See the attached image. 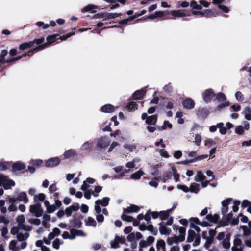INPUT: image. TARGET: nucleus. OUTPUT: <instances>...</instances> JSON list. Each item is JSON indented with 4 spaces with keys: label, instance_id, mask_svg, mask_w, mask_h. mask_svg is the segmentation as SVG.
<instances>
[{
    "label": "nucleus",
    "instance_id": "1",
    "mask_svg": "<svg viewBox=\"0 0 251 251\" xmlns=\"http://www.w3.org/2000/svg\"><path fill=\"white\" fill-rule=\"evenodd\" d=\"M216 99L219 102L221 103L216 107V111H219L222 109L230 105V102L226 101V95L223 93H218L216 95Z\"/></svg>",
    "mask_w": 251,
    "mask_h": 251
},
{
    "label": "nucleus",
    "instance_id": "2",
    "mask_svg": "<svg viewBox=\"0 0 251 251\" xmlns=\"http://www.w3.org/2000/svg\"><path fill=\"white\" fill-rule=\"evenodd\" d=\"M187 241L189 243L194 242L193 246H197L200 243V235L199 234H196L193 230H189L188 233Z\"/></svg>",
    "mask_w": 251,
    "mask_h": 251
},
{
    "label": "nucleus",
    "instance_id": "3",
    "mask_svg": "<svg viewBox=\"0 0 251 251\" xmlns=\"http://www.w3.org/2000/svg\"><path fill=\"white\" fill-rule=\"evenodd\" d=\"M0 184L2 185L5 189H9L15 183L14 181L9 179L6 176L0 175Z\"/></svg>",
    "mask_w": 251,
    "mask_h": 251
},
{
    "label": "nucleus",
    "instance_id": "4",
    "mask_svg": "<svg viewBox=\"0 0 251 251\" xmlns=\"http://www.w3.org/2000/svg\"><path fill=\"white\" fill-rule=\"evenodd\" d=\"M29 211L37 217H41L43 214V210L40 204L31 205Z\"/></svg>",
    "mask_w": 251,
    "mask_h": 251
},
{
    "label": "nucleus",
    "instance_id": "5",
    "mask_svg": "<svg viewBox=\"0 0 251 251\" xmlns=\"http://www.w3.org/2000/svg\"><path fill=\"white\" fill-rule=\"evenodd\" d=\"M25 220V217L23 215H21L18 216L17 218V222H18V228L21 230L28 231L30 229V228L29 226L24 224Z\"/></svg>",
    "mask_w": 251,
    "mask_h": 251
},
{
    "label": "nucleus",
    "instance_id": "6",
    "mask_svg": "<svg viewBox=\"0 0 251 251\" xmlns=\"http://www.w3.org/2000/svg\"><path fill=\"white\" fill-rule=\"evenodd\" d=\"M174 18H183L190 14L187 13L185 10L179 9L177 10H172L169 13Z\"/></svg>",
    "mask_w": 251,
    "mask_h": 251
},
{
    "label": "nucleus",
    "instance_id": "7",
    "mask_svg": "<svg viewBox=\"0 0 251 251\" xmlns=\"http://www.w3.org/2000/svg\"><path fill=\"white\" fill-rule=\"evenodd\" d=\"M202 95L204 101L206 103H209L211 101L215 94L212 89H209L205 90Z\"/></svg>",
    "mask_w": 251,
    "mask_h": 251
},
{
    "label": "nucleus",
    "instance_id": "8",
    "mask_svg": "<svg viewBox=\"0 0 251 251\" xmlns=\"http://www.w3.org/2000/svg\"><path fill=\"white\" fill-rule=\"evenodd\" d=\"M56 37V36L55 35H51L50 36H49L47 38V40L48 41V43L43 44L42 45H40L37 48H35L34 49V50L36 51H38L39 50H41L43 49H44L45 48L47 47V46L49 44H50L51 43L54 42L55 38Z\"/></svg>",
    "mask_w": 251,
    "mask_h": 251
},
{
    "label": "nucleus",
    "instance_id": "9",
    "mask_svg": "<svg viewBox=\"0 0 251 251\" xmlns=\"http://www.w3.org/2000/svg\"><path fill=\"white\" fill-rule=\"evenodd\" d=\"M60 162V160L58 157L51 158L45 162V166L47 167L51 168L57 166Z\"/></svg>",
    "mask_w": 251,
    "mask_h": 251
},
{
    "label": "nucleus",
    "instance_id": "10",
    "mask_svg": "<svg viewBox=\"0 0 251 251\" xmlns=\"http://www.w3.org/2000/svg\"><path fill=\"white\" fill-rule=\"evenodd\" d=\"M109 142L106 137H103L98 139L97 142L98 146L100 148H105L108 146Z\"/></svg>",
    "mask_w": 251,
    "mask_h": 251
},
{
    "label": "nucleus",
    "instance_id": "11",
    "mask_svg": "<svg viewBox=\"0 0 251 251\" xmlns=\"http://www.w3.org/2000/svg\"><path fill=\"white\" fill-rule=\"evenodd\" d=\"M241 228L243 230L245 237L251 235V222H249L248 226H241Z\"/></svg>",
    "mask_w": 251,
    "mask_h": 251
},
{
    "label": "nucleus",
    "instance_id": "12",
    "mask_svg": "<svg viewBox=\"0 0 251 251\" xmlns=\"http://www.w3.org/2000/svg\"><path fill=\"white\" fill-rule=\"evenodd\" d=\"M183 105L185 108L191 109L194 108L195 106V102L193 100L191 99H187L183 101Z\"/></svg>",
    "mask_w": 251,
    "mask_h": 251
},
{
    "label": "nucleus",
    "instance_id": "13",
    "mask_svg": "<svg viewBox=\"0 0 251 251\" xmlns=\"http://www.w3.org/2000/svg\"><path fill=\"white\" fill-rule=\"evenodd\" d=\"M17 199L18 201H23L25 203H26L28 201V199L26 193L22 192L18 194Z\"/></svg>",
    "mask_w": 251,
    "mask_h": 251
},
{
    "label": "nucleus",
    "instance_id": "14",
    "mask_svg": "<svg viewBox=\"0 0 251 251\" xmlns=\"http://www.w3.org/2000/svg\"><path fill=\"white\" fill-rule=\"evenodd\" d=\"M85 225L88 226L95 227L96 226L97 223L95 220L91 217H89L85 220Z\"/></svg>",
    "mask_w": 251,
    "mask_h": 251
},
{
    "label": "nucleus",
    "instance_id": "15",
    "mask_svg": "<svg viewBox=\"0 0 251 251\" xmlns=\"http://www.w3.org/2000/svg\"><path fill=\"white\" fill-rule=\"evenodd\" d=\"M61 233L60 230L58 228H54L52 231L48 235L49 240H53L55 236L59 235Z\"/></svg>",
    "mask_w": 251,
    "mask_h": 251
},
{
    "label": "nucleus",
    "instance_id": "16",
    "mask_svg": "<svg viewBox=\"0 0 251 251\" xmlns=\"http://www.w3.org/2000/svg\"><path fill=\"white\" fill-rule=\"evenodd\" d=\"M157 116L153 115L149 116V118L146 119V123L148 125H155L157 122Z\"/></svg>",
    "mask_w": 251,
    "mask_h": 251
},
{
    "label": "nucleus",
    "instance_id": "17",
    "mask_svg": "<svg viewBox=\"0 0 251 251\" xmlns=\"http://www.w3.org/2000/svg\"><path fill=\"white\" fill-rule=\"evenodd\" d=\"M115 110V107L111 104H106L101 108L102 112L104 113H111Z\"/></svg>",
    "mask_w": 251,
    "mask_h": 251
},
{
    "label": "nucleus",
    "instance_id": "18",
    "mask_svg": "<svg viewBox=\"0 0 251 251\" xmlns=\"http://www.w3.org/2000/svg\"><path fill=\"white\" fill-rule=\"evenodd\" d=\"M183 241L180 240L179 236H174L172 237L168 238L167 240V242L169 245H172L174 243L177 244L179 242Z\"/></svg>",
    "mask_w": 251,
    "mask_h": 251
},
{
    "label": "nucleus",
    "instance_id": "19",
    "mask_svg": "<svg viewBox=\"0 0 251 251\" xmlns=\"http://www.w3.org/2000/svg\"><path fill=\"white\" fill-rule=\"evenodd\" d=\"M159 231L161 234H169L171 232V230L167 228L164 224L161 223L160 224Z\"/></svg>",
    "mask_w": 251,
    "mask_h": 251
},
{
    "label": "nucleus",
    "instance_id": "20",
    "mask_svg": "<svg viewBox=\"0 0 251 251\" xmlns=\"http://www.w3.org/2000/svg\"><path fill=\"white\" fill-rule=\"evenodd\" d=\"M145 94L144 90H138L134 92L133 94V98L135 100H140L143 98Z\"/></svg>",
    "mask_w": 251,
    "mask_h": 251
},
{
    "label": "nucleus",
    "instance_id": "21",
    "mask_svg": "<svg viewBox=\"0 0 251 251\" xmlns=\"http://www.w3.org/2000/svg\"><path fill=\"white\" fill-rule=\"evenodd\" d=\"M71 233L74 236V239L76 236H86V234L81 230L71 229Z\"/></svg>",
    "mask_w": 251,
    "mask_h": 251
},
{
    "label": "nucleus",
    "instance_id": "22",
    "mask_svg": "<svg viewBox=\"0 0 251 251\" xmlns=\"http://www.w3.org/2000/svg\"><path fill=\"white\" fill-rule=\"evenodd\" d=\"M140 210L138 206L134 205H131L128 207L126 209H124V213H132V212H138Z\"/></svg>",
    "mask_w": 251,
    "mask_h": 251
},
{
    "label": "nucleus",
    "instance_id": "23",
    "mask_svg": "<svg viewBox=\"0 0 251 251\" xmlns=\"http://www.w3.org/2000/svg\"><path fill=\"white\" fill-rule=\"evenodd\" d=\"M171 176V172H166L164 174L162 178L160 177H155L154 178L155 180H161L163 182H165Z\"/></svg>",
    "mask_w": 251,
    "mask_h": 251
},
{
    "label": "nucleus",
    "instance_id": "24",
    "mask_svg": "<svg viewBox=\"0 0 251 251\" xmlns=\"http://www.w3.org/2000/svg\"><path fill=\"white\" fill-rule=\"evenodd\" d=\"M156 248L157 251H165V242L163 240L157 241L156 243Z\"/></svg>",
    "mask_w": 251,
    "mask_h": 251
},
{
    "label": "nucleus",
    "instance_id": "25",
    "mask_svg": "<svg viewBox=\"0 0 251 251\" xmlns=\"http://www.w3.org/2000/svg\"><path fill=\"white\" fill-rule=\"evenodd\" d=\"M144 174V173L141 170H140L132 174L130 176V178L132 179H139L141 178V177Z\"/></svg>",
    "mask_w": 251,
    "mask_h": 251
},
{
    "label": "nucleus",
    "instance_id": "26",
    "mask_svg": "<svg viewBox=\"0 0 251 251\" xmlns=\"http://www.w3.org/2000/svg\"><path fill=\"white\" fill-rule=\"evenodd\" d=\"M109 200V198L104 197L102 199H98L96 201H100L98 204H99L100 205L105 207L108 205Z\"/></svg>",
    "mask_w": 251,
    "mask_h": 251
},
{
    "label": "nucleus",
    "instance_id": "27",
    "mask_svg": "<svg viewBox=\"0 0 251 251\" xmlns=\"http://www.w3.org/2000/svg\"><path fill=\"white\" fill-rule=\"evenodd\" d=\"M93 143L92 142L87 141L85 142L81 147V151H86L90 150L93 147Z\"/></svg>",
    "mask_w": 251,
    "mask_h": 251
},
{
    "label": "nucleus",
    "instance_id": "28",
    "mask_svg": "<svg viewBox=\"0 0 251 251\" xmlns=\"http://www.w3.org/2000/svg\"><path fill=\"white\" fill-rule=\"evenodd\" d=\"M205 179V176L203 174L201 171H198L196 176L195 177V180L196 181H204Z\"/></svg>",
    "mask_w": 251,
    "mask_h": 251
},
{
    "label": "nucleus",
    "instance_id": "29",
    "mask_svg": "<svg viewBox=\"0 0 251 251\" xmlns=\"http://www.w3.org/2000/svg\"><path fill=\"white\" fill-rule=\"evenodd\" d=\"M17 241L16 240H12L9 245V249L12 251H19L20 248L16 246Z\"/></svg>",
    "mask_w": 251,
    "mask_h": 251
},
{
    "label": "nucleus",
    "instance_id": "30",
    "mask_svg": "<svg viewBox=\"0 0 251 251\" xmlns=\"http://www.w3.org/2000/svg\"><path fill=\"white\" fill-rule=\"evenodd\" d=\"M76 153V152L74 150H69L65 151L64 153V156L66 158H69L70 157L74 156Z\"/></svg>",
    "mask_w": 251,
    "mask_h": 251
},
{
    "label": "nucleus",
    "instance_id": "31",
    "mask_svg": "<svg viewBox=\"0 0 251 251\" xmlns=\"http://www.w3.org/2000/svg\"><path fill=\"white\" fill-rule=\"evenodd\" d=\"M29 237V234L27 232L23 233L22 232L18 233L17 237L19 241H23V240L27 239Z\"/></svg>",
    "mask_w": 251,
    "mask_h": 251
},
{
    "label": "nucleus",
    "instance_id": "32",
    "mask_svg": "<svg viewBox=\"0 0 251 251\" xmlns=\"http://www.w3.org/2000/svg\"><path fill=\"white\" fill-rule=\"evenodd\" d=\"M205 219L210 222L216 223L219 220V216L217 215H212L211 214L207 215L205 217Z\"/></svg>",
    "mask_w": 251,
    "mask_h": 251
},
{
    "label": "nucleus",
    "instance_id": "33",
    "mask_svg": "<svg viewBox=\"0 0 251 251\" xmlns=\"http://www.w3.org/2000/svg\"><path fill=\"white\" fill-rule=\"evenodd\" d=\"M13 169L15 170H22L25 168V165L21 162H16L12 166Z\"/></svg>",
    "mask_w": 251,
    "mask_h": 251
},
{
    "label": "nucleus",
    "instance_id": "34",
    "mask_svg": "<svg viewBox=\"0 0 251 251\" xmlns=\"http://www.w3.org/2000/svg\"><path fill=\"white\" fill-rule=\"evenodd\" d=\"M245 118L248 120H251V108L249 107H247L244 110Z\"/></svg>",
    "mask_w": 251,
    "mask_h": 251
},
{
    "label": "nucleus",
    "instance_id": "35",
    "mask_svg": "<svg viewBox=\"0 0 251 251\" xmlns=\"http://www.w3.org/2000/svg\"><path fill=\"white\" fill-rule=\"evenodd\" d=\"M34 44H35V41H32L29 42L28 43H25L21 44L20 46V49L21 50H23L26 48H29L31 47L32 46H33V45Z\"/></svg>",
    "mask_w": 251,
    "mask_h": 251
},
{
    "label": "nucleus",
    "instance_id": "36",
    "mask_svg": "<svg viewBox=\"0 0 251 251\" xmlns=\"http://www.w3.org/2000/svg\"><path fill=\"white\" fill-rule=\"evenodd\" d=\"M189 188L190 192L197 193L199 190V185L198 184L193 183L191 184L190 188Z\"/></svg>",
    "mask_w": 251,
    "mask_h": 251
},
{
    "label": "nucleus",
    "instance_id": "37",
    "mask_svg": "<svg viewBox=\"0 0 251 251\" xmlns=\"http://www.w3.org/2000/svg\"><path fill=\"white\" fill-rule=\"evenodd\" d=\"M236 100L239 102H242L244 100V96L240 91H237L235 94Z\"/></svg>",
    "mask_w": 251,
    "mask_h": 251
},
{
    "label": "nucleus",
    "instance_id": "38",
    "mask_svg": "<svg viewBox=\"0 0 251 251\" xmlns=\"http://www.w3.org/2000/svg\"><path fill=\"white\" fill-rule=\"evenodd\" d=\"M95 9L96 7L94 5H89L84 7L82 10V11L83 12L86 11H90L91 13H94L96 12Z\"/></svg>",
    "mask_w": 251,
    "mask_h": 251
},
{
    "label": "nucleus",
    "instance_id": "39",
    "mask_svg": "<svg viewBox=\"0 0 251 251\" xmlns=\"http://www.w3.org/2000/svg\"><path fill=\"white\" fill-rule=\"evenodd\" d=\"M45 195L43 193H40L39 194L34 195V200L35 201H43L45 199Z\"/></svg>",
    "mask_w": 251,
    "mask_h": 251
},
{
    "label": "nucleus",
    "instance_id": "40",
    "mask_svg": "<svg viewBox=\"0 0 251 251\" xmlns=\"http://www.w3.org/2000/svg\"><path fill=\"white\" fill-rule=\"evenodd\" d=\"M63 244V241H61L59 238L55 239L52 243V247L58 250L59 249L60 245Z\"/></svg>",
    "mask_w": 251,
    "mask_h": 251
},
{
    "label": "nucleus",
    "instance_id": "41",
    "mask_svg": "<svg viewBox=\"0 0 251 251\" xmlns=\"http://www.w3.org/2000/svg\"><path fill=\"white\" fill-rule=\"evenodd\" d=\"M170 210L162 211L159 212V217L162 219H167L169 217Z\"/></svg>",
    "mask_w": 251,
    "mask_h": 251
},
{
    "label": "nucleus",
    "instance_id": "42",
    "mask_svg": "<svg viewBox=\"0 0 251 251\" xmlns=\"http://www.w3.org/2000/svg\"><path fill=\"white\" fill-rule=\"evenodd\" d=\"M180 240L183 241L185 239L186 229L183 227H180L178 229Z\"/></svg>",
    "mask_w": 251,
    "mask_h": 251
},
{
    "label": "nucleus",
    "instance_id": "43",
    "mask_svg": "<svg viewBox=\"0 0 251 251\" xmlns=\"http://www.w3.org/2000/svg\"><path fill=\"white\" fill-rule=\"evenodd\" d=\"M190 6L193 9H197L198 10H201L202 8V6L201 5V4H198L195 1H192L191 2Z\"/></svg>",
    "mask_w": 251,
    "mask_h": 251
},
{
    "label": "nucleus",
    "instance_id": "44",
    "mask_svg": "<svg viewBox=\"0 0 251 251\" xmlns=\"http://www.w3.org/2000/svg\"><path fill=\"white\" fill-rule=\"evenodd\" d=\"M62 236L63 238L64 239H69L70 240L74 239V236H73V235L71 233L70 234L67 231H64L62 235Z\"/></svg>",
    "mask_w": 251,
    "mask_h": 251
},
{
    "label": "nucleus",
    "instance_id": "45",
    "mask_svg": "<svg viewBox=\"0 0 251 251\" xmlns=\"http://www.w3.org/2000/svg\"><path fill=\"white\" fill-rule=\"evenodd\" d=\"M206 242L204 245V247L205 249H208L210 245L213 243V238L212 237H208L206 239Z\"/></svg>",
    "mask_w": 251,
    "mask_h": 251
},
{
    "label": "nucleus",
    "instance_id": "46",
    "mask_svg": "<svg viewBox=\"0 0 251 251\" xmlns=\"http://www.w3.org/2000/svg\"><path fill=\"white\" fill-rule=\"evenodd\" d=\"M121 219L122 220L126 222H131L134 220L133 217L130 216L126 215L124 213L121 216Z\"/></svg>",
    "mask_w": 251,
    "mask_h": 251
},
{
    "label": "nucleus",
    "instance_id": "47",
    "mask_svg": "<svg viewBox=\"0 0 251 251\" xmlns=\"http://www.w3.org/2000/svg\"><path fill=\"white\" fill-rule=\"evenodd\" d=\"M137 105L135 102L132 101L130 102L127 106V108L129 110H135L137 109Z\"/></svg>",
    "mask_w": 251,
    "mask_h": 251
},
{
    "label": "nucleus",
    "instance_id": "48",
    "mask_svg": "<svg viewBox=\"0 0 251 251\" xmlns=\"http://www.w3.org/2000/svg\"><path fill=\"white\" fill-rule=\"evenodd\" d=\"M198 115L199 117L205 118L208 115V112L205 109H201L199 111Z\"/></svg>",
    "mask_w": 251,
    "mask_h": 251
},
{
    "label": "nucleus",
    "instance_id": "49",
    "mask_svg": "<svg viewBox=\"0 0 251 251\" xmlns=\"http://www.w3.org/2000/svg\"><path fill=\"white\" fill-rule=\"evenodd\" d=\"M102 189V187L100 186H98L95 187L94 188L95 193L93 194V196L95 197H98L99 193L101 191Z\"/></svg>",
    "mask_w": 251,
    "mask_h": 251
},
{
    "label": "nucleus",
    "instance_id": "50",
    "mask_svg": "<svg viewBox=\"0 0 251 251\" xmlns=\"http://www.w3.org/2000/svg\"><path fill=\"white\" fill-rule=\"evenodd\" d=\"M244 242L247 247L251 248V235L245 237Z\"/></svg>",
    "mask_w": 251,
    "mask_h": 251
},
{
    "label": "nucleus",
    "instance_id": "51",
    "mask_svg": "<svg viewBox=\"0 0 251 251\" xmlns=\"http://www.w3.org/2000/svg\"><path fill=\"white\" fill-rule=\"evenodd\" d=\"M172 169L174 179L176 182L178 181L179 180V176L178 174L177 173V171L175 168L172 167Z\"/></svg>",
    "mask_w": 251,
    "mask_h": 251
},
{
    "label": "nucleus",
    "instance_id": "52",
    "mask_svg": "<svg viewBox=\"0 0 251 251\" xmlns=\"http://www.w3.org/2000/svg\"><path fill=\"white\" fill-rule=\"evenodd\" d=\"M235 132L239 135L243 134L244 133L243 126H237L235 129Z\"/></svg>",
    "mask_w": 251,
    "mask_h": 251
},
{
    "label": "nucleus",
    "instance_id": "53",
    "mask_svg": "<svg viewBox=\"0 0 251 251\" xmlns=\"http://www.w3.org/2000/svg\"><path fill=\"white\" fill-rule=\"evenodd\" d=\"M201 136L199 134H196L195 137V141H194L195 143V144L197 146L200 145L201 143Z\"/></svg>",
    "mask_w": 251,
    "mask_h": 251
},
{
    "label": "nucleus",
    "instance_id": "54",
    "mask_svg": "<svg viewBox=\"0 0 251 251\" xmlns=\"http://www.w3.org/2000/svg\"><path fill=\"white\" fill-rule=\"evenodd\" d=\"M99 201H95V210L96 213H97V214H100V212H101V209L100 206V205L99 204H98Z\"/></svg>",
    "mask_w": 251,
    "mask_h": 251
},
{
    "label": "nucleus",
    "instance_id": "55",
    "mask_svg": "<svg viewBox=\"0 0 251 251\" xmlns=\"http://www.w3.org/2000/svg\"><path fill=\"white\" fill-rule=\"evenodd\" d=\"M240 204V201H235L233 202V205L232 206V210L234 212H236L238 210V206Z\"/></svg>",
    "mask_w": 251,
    "mask_h": 251
},
{
    "label": "nucleus",
    "instance_id": "56",
    "mask_svg": "<svg viewBox=\"0 0 251 251\" xmlns=\"http://www.w3.org/2000/svg\"><path fill=\"white\" fill-rule=\"evenodd\" d=\"M7 54V50H3L1 53L0 56V62H4L5 60V57Z\"/></svg>",
    "mask_w": 251,
    "mask_h": 251
},
{
    "label": "nucleus",
    "instance_id": "57",
    "mask_svg": "<svg viewBox=\"0 0 251 251\" xmlns=\"http://www.w3.org/2000/svg\"><path fill=\"white\" fill-rule=\"evenodd\" d=\"M204 144L206 146L210 147L215 144V142L210 139H206L204 142Z\"/></svg>",
    "mask_w": 251,
    "mask_h": 251
},
{
    "label": "nucleus",
    "instance_id": "58",
    "mask_svg": "<svg viewBox=\"0 0 251 251\" xmlns=\"http://www.w3.org/2000/svg\"><path fill=\"white\" fill-rule=\"evenodd\" d=\"M223 246L225 249H228L230 247V244L228 239H225L223 241Z\"/></svg>",
    "mask_w": 251,
    "mask_h": 251
},
{
    "label": "nucleus",
    "instance_id": "59",
    "mask_svg": "<svg viewBox=\"0 0 251 251\" xmlns=\"http://www.w3.org/2000/svg\"><path fill=\"white\" fill-rule=\"evenodd\" d=\"M147 230L150 231L153 235H156L157 232V230L156 229H154L153 226L152 225H149V226H148Z\"/></svg>",
    "mask_w": 251,
    "mask_h": 251
},
{
    "label": "nucleus",
    "instance_id": "60",
    "mask_svg": "<svg viewBox=\"0 0 251 251\" xmlns=\"http://www.w3.org/2000/svg\"><path fill=\"white\" fill-rule=\"evenodd\" d=\"M147 214L151 215L153 219H156L159 217V212H151L150 210L147 211Z\"/></svg>",
    "mask_w": 251,
    "mask_h": 251
},
{
    "label": "nucleus",
    "instance_id": "61",
    "mask_svg": "<svg viewBox=\"0 0 251 251\" xmlns=\"http://www.w3.org/2000/svg\"><path fill=\"white\" fill-rule=\"evenodd\" d=\"M115 238L116 239V242L119 244H124L126 242V239L123 237L116 236Z\"/></svg>",
    "mask_w": 251,
    "mask_h": 251
},
{
    "label": "nucleus",
    "instance_id": "62",
    "mask_svg": "<svg viewBox=\"0 0 251 251\" xmlns=\"http://www.w3.org/2000/svg\"><path fill=\"white\" fill-rule=\"evenodd\" d=\"M28 221L29 223L37 226L41 224L40 220L37 218L30 219L28 220Z\"/></svg>",
    "mask_w": 251,
    "mask_h": 251
},
{
    "label": "nucleus",
    "instance_id": "63",
    "mask_svg": "<svg viewBox=\"0 0 251 251\" xmlns=\"http://www.w3.org/2000/svg\"><path fill=\"white\" fill-rule=\"evenodd\" d=\"M0 223H3L4 225H7L9 223V220L4 216H0Z\"/></svg>",
    "mask_w": 251,
    "mask_h": 251
},
{
    "label": "nucleus",
    "instance_id": "64",
    "mask_svg": "<svg viewBox=\"0 0 251 251\" xmlns=\"http://www.w3.org/2000/svg\"><path fill=\"white\" fill-rule=\"evenodd\" d=\"M177 188L178 189L182 190L185 192H188L189 191V188L187 186L183 185L178 184L177 186Z\"/></svg>",
    "mask_w": 251,
    "mask_h": 251
}]
</instances>
